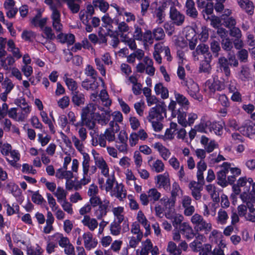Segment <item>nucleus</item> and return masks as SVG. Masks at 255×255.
Listing matches in <instances>:
<instances>
[{
	"label": "nucleus",
	"instance_id": "f257e3e1",
	"mask_svg": "<svg viewBox=\"0 0 255 255\" xmlns=\"http://www.w3.org/2000/svg\"><path fill=\"white\" fill-rule=\"evenodd\" d=\"M253 182L252 178L242 177L238 179L237 184L233 187L235 194L238 195L241 193L240 197L243 202H247L250 199L249 192Z\"/></svg>",
	"mask_w": 255,
	"mask_h": 255
},
{
	"label": "nucleus",
	"instance_id": "f03ea898",
	"mask_svg": "<svg viewBox=\"0 0 255 255\" xmlns=\"http://www.w3.org/2000/svg\"><path fill=\"white\" fill-rule=\"evenodd\" d=\"M89 203L93 207L99 206L98 209L95 213L97 219L100 220L107 215L108 209L110 206L109 200L105 199L101 201L100 197L97 195L90 197Z\"/></svg>",
	"mask_w": 255,
	"mask_h": 255
},
{
	"label": "nucleus",
	"instance_id": "7ed1b4c3",
	"mask_svg": "<svg viewBox=\"0 0 255 255\" xmlns=\"http://www.w3.org/2000/svg\"><path fill=\"white\" fill-rule=\"evenodd\" d=\"M82 156V166L83 178L81 179V182L82 184L86 185L91 180L90 175L97 171V167L96 165H90V157L88 153L84 154Z\"/></svg>",
	"mask_w": 255,
	"mask_h": 255
},
{
	"label": "nucleus",
	"instance_id": "20e7f679",
	"mask_svg": "<svg viewBox=\"0 0 255 255\" xmlns=\"http://www.w3.org/2000/svg\"><path fill=\"white\" fill-rule=\"evenodd\" d=\"M191 222L194 226V228L197 232H204L206 234H208L212 230L211 223L206 222L202 216L198 214H195L191 217Z\"/></svg>",
	"mask_w": 255,
	"mask_h": 255
},
{
	"label": "nucleus",
	"instance_id": "39448f33",
	"mask_svg": "<svg viewBox=\"0 0 255 255\" xmlns=\"http://www.w3.org/2000/svg\"><path fill=\"white\" fill-rule=\"evenodd\" d=\"M166 116V109L162 105H158L155 107L151 108L146 118L149 122L162 121Z\"/></svg>",
	"mask_w": 255,
	"mask_h": 255
},
{
	"label": "nucleus",
	"instance_id": "423d86ee",
	"mask_svg": "<svg viewBox=\"0 0 255 255\" xmlns=\"http://www.w3.org/2000/svg\"><path fill=\"white\" fill-rule=\"evenodd\" d=\"M161 197V193L155 188L149 189L147 193H142L139 197L140 201L141 204L144 206H146L151 202L154 203L158 201Z\"/></svg>",
	"mask_w": 255,
	"mask_h": 255
},
{
	"label": "nucleus",
	"instance_id": "0eeeda50",
	"mask_svg": "<svg viewBox=\"0 0 255 255\" xmlns=\"http://www.w3.org/2000/svg\"><path fill=\"white\" fill-rule=\"evenodd\" d=\"M225 82H221L215 78L213 80H208L205 84L204 91L210 96H212L216 90L220 91L224 89Z\"/></svg>",
	"mask_w": 255,
	"mask_h": 255
},
{
	"label": "nucleus",
	"instance_id": "6e6552de",
	"mask_svg": "<svg viewBox=\"0 0 255 255\" xmlns=\"http://www.w3.org/2000/svg\"><path fill=\"white\" fill-rule=\"evenodd\" d=\"M30 112L25 108H12L9 109L8 117L16 122H24L28 117Z\"/></svg>",
	"mask_w": 255,
	"mask_h": 255
},
{
	"label": "nucleus",
	"instance_id": "1a4fd4ad",
	"mask_svg": "<svg viewBox=\"0 0 255 255\" xmlns=\"http://www.w3.org/2000/svg\"><path fill=\"white\" fill-rule=\"evenodd\" d=\"M92 154L93 155L96 166H97L100 169L102 174L105 177L109 176V168L103 157L94 149L92 150Z\"/></svg>",
	"mask_w": 255,
	"mask_h": 255
},
{
	"label": "nucleus",
	"instance_id": "9d476101",
	"mask_svg": "<svg viewBox=\"0 0 255 255\" xmlns=\"http://www.w3.org/2000/svg\"><path fill=\"white\" fill-rule=\"evenodd\" d=\"M205 237L202 235L199 234L196 237L195 240L190 244V247L193 252L199 253V255H203L202 254L204 253L206 246L209 245V244L203 245L202 243L205 242Z\"/></svg>",
	"mask_w": 255,
	"mask_h": 255
},
{
	"label": "nucleus",
	"instance_id": "9b49d317",
	"mask_svg": "<svg viewBox=\"0 0 255 255\" xmlns=\"http://www.w3.org/2000/svg\"><path fill=\"white\" fill-rule=\"evenodd\" d=\"M109 120L108 119L102 118V116H100V118L81 117L82 126H85L90 129L95 128L96 125L95 121H97L98 123L102 125H104L107 124Z\"/></svg>",
	"mask_w": 255,
	"mask_h": 255
},
{
	"label": "nucleus",
	"instance_id": "f8f14e48",
	"mask_svg": "<svg viewBox=\"0 0 255 255\" xmlns=\"http://www.w3.org/2000/svg\"><path fill=\"white\" fill-rule=\"evenodd\" d=\"M82 240L85 248L87 251H91L96 248L98 245L97 239L94 237L90 232H85L82 235Z\"/></svg>",
	"mask_w": 255,
	"mask_h": 255
},
{
	"label": "nucleus",
	"instance_id": "ddd939ff",
	"mask_svg": "<svg viewBox=\"0 0 255 255\" xmlns=\"http://www.w3.org/2000/svg\"><path fill=\"white\" fill-rule=\"evenodd\" d=\"M107 177L106 182H104V179H99V184L101 190H105L107 193L109 192V194H110L114 189L116 183L118 182L116 181L115 177L114 175L111 176H109Z\"/></svg>",
	"mask_w": 255,
	"mask_h": 255
},
{
	"label": "nucleus",
	"instance_id": "4468645a",
	"mask_svg": "<svg viewBox=\"0 0 255 255\" xmlns=\"http://www.w3.org/2000/svg\"><path fill=\"white\" fill-rule=\"evenodd\" d=\"M155 183L159 188H163L167 191L169 189L170 180L169 174L165 172L163 174L157 175L155 177Z\"/></svg>",
	"mask_w": 255,
	"mask_h": 255
},
{
	"label": "nucleus",
	"instance_id": "2eb2a0df",
	"mask_svg": "<svg viewBox=\"0 0 255 255\" xmlns=\"http://www.w3.org/2000/svg\"><path fill=\"white\" fill-rule=\"evenodd\" d=\"M45 2L49 5L52 11L51 14L52 22L61 20L60 12L57 8L60 5L59 0H45Z\"/></svg>",
	"mask_w": 255,
	"mask_h": 255
},
{
	"label": "nucleus",
	"instance_id": "dca6fc26",
	"mask_svg": "<svg viewBox=\"0 0 255 255\" xmlns=\"http://www.w3.org/2000/svg\"><path fill=\"white\" fill-rule=\"evenodd\" d=\"M186 86L187 92L192 97L198 101L202 100V97L199 93V88L197 84L190 79L186 82Z\"/></svg>",
	"mask_w": 255,
	"mask_h": 255
},
{
	"label": "nucleus",
	"instance_id": "f3484780",
	"mask_svg": "<svg viewBox=\"0 0 255 255\" xmlns=\"http://www.w3.org/2000/svg\"><path fill=\"white\" fill-rule=\"evenodd\" d=\"M112 197H116L121 201H123L127 197V190L123 183H116L113 191L110 194Z\"/></svg>",
	"mask_w": 255,
	"mask_h": 255
},
{
	"label": "nucleus",
	"instance_id": "a211bd4d",
	"mask_svg": "<svg viewBox=\"0 0 255 255\" xmlns=\"http://www.w3.org/2000/svg\"><path fill=\"white\" fill-rule=\"evenodd\" d=\"M226 244L225 242H221L219 243L218 247H215L212 250V246L209 244V245L206 246L205 249L204 253H203V255H224V252L223 249L226 248Z\"/></svg>",
	"mask_w": 255,
	"mask_h": 255
},
{
	"label": "nucleus",
	"instance_id": "6ab92c4d",
	"mask_svg": "<svg viewBox=\"0 0 255 255\" xmlns=\"http://www.w3.org/2000/svg\"><path fill=\"white\" fill-rule=\"evenodd\" d=\"M239 130L243 134L250 138L255 135V123L250 120L246 121Z\"/></svg>",
	"mask_w": 255,
	"mask_h": 255
},
{
	"label": "nucleus",
	"instance_id": "aec40b11",
	"mask_svg": "<svg viewBox=\"0 0 255 255\" xmlns=\"http://www.w3.org/2000/svg\"><path fill=\"white\" fill-rule=\"evenodd\" d=\"M136 219L139 224H140L144 228L145 232L144 234L145 237H147L150 234V225L149 221L143 213L139 210L138 211Z\"/></svg>",
	"mask_w": 255,
	"mask_h": 255
},
{
	"label": "nucleus",
	"instance_id": "412c9836",
	"mask_svg": "<svg viewBox=\"0 0 255 255\" xmlns=\"http://www.w3.org/2000/svg\"><path fill=\"white\" fill-rule=\"evenodd\" d=\"M109 126V128L106 130L103 134L108 141L112 142L115 140V133L120 130V127L114 122H110Z\"/></svg>",
	"mask_w": 255,
	"mask_h": 255
},
{
	"label": "nucleus",
	"instance_id": "4be33fe9",
	"mask_svg": "<svg viewBox=\"0 0 255 255\" xmlns=\"http://www.w3.org/2000/svg\"><path fill=\"white\" fill-rule=\"evenodd\" d=\"M100 116L97 112V106L95 104H89L82 109L81 117L100 118Z\"/></svg>",
	"mask_w": 255,
	"mask_h": 255
},
{
	"label": "nucleus",
	"instance_id": "5701e85b",
	"mask_svg": "<svg viewBox=\"0 0 255 255\" xmlns=\"http://www.w3.org/2000/svg\"><path fill=\"white\" fill-rule=\"evenodd\" d=\"M81 223L83 225L86 227L90 231L93 232L98 227L99 223L97 219L91 217L89 215H85Z\"/></svg>",
	"mask_w": 255,
	"mask_h": 255
},
{
	"label": "nucleus",
	"instance_id": "b1692460",
	"mask_svg": "<svg viewBox=\"0 0 255 255\" xmlns=\"http://www.w3.org/2000/svg\"><path fill=\"white\" fill-rule=\"evenodd\" d=\"M189 188L191 191L192 196L195 200H198L201 199V192L203 189L202 183L194 181H191L189 184Z\"/></svg>",
	"mask_w": 255,
	"mask_h": 255
},
{
	"label": "nucleus",
	"instance_id": "393cba45",
	"mask_svg": "<svg viewBox=\"0 0 255 255\" xmlns=\"http://www.w3.org/2000/svg\"><path fill=\"white\" fill-rule=\"evenodd\" d=\"M7 50L16 59H19L22 56V53L20 51L19 48L17 46L12 39H10L7 41Z\"/></svg>",
	"mask_w": 255,
	"mask_h": 255
},
{
	"label": "nucleus",
	"instance_id": "a878e982",
	"mask_svg": "<svg viewBox=\"0 0 255 255\" xmlns=\"http://www.w3.org/2000/svg\"><path fill=\"white\" fill-rule=\"evenodd\" d=\"M170 17L174 23L177 25H181L184 21L183 14L178 11L174 6H171L170 9Z\"/></svg>",
	"mask_w": 255,
	"mask_h": 255
},
{
	"label": "nucleus",
	"instance_id": "bb28decb",
	"mask_svg": "<svg viewBox=\"0 0 255 255\" xmlns=\"http://www.w3.org/2000/svg\"><path fill=\"white\" fill-rule=\"evenodd\" d=\"M153 147L158 151L159 155L164 160H167L169 158L171 154V152L161 143L159 142H155L153 144Z\"/></svg>",
	"mask_w": 255,
	"mask_h": 255
},
{
	"label": "nucleus",
	"instance_id": "cd10ccee",
	"mask_svg": "<svg viewBox=\"0 0 255 255\" xmlns=\"http://www.w3.org/2000/svg\"><path fill=\"white\" fill-rule=\"evenodd\" d=\"M117 30L115 31L113 30V32L112 33H114V34H113V36L117 35L120 36L121 37L125 38L124 35L125 33L129 32V27L125 21H122L120 22H117Z\"/></svg>",
	"mask_w": 255,
	"mask_h": 255
},
{
	"label": "nucleus",
	"instance_id": "c85d7f7f",
	"mask_svg": "<svg viewBox=\"0 0 255 255\" xmlns=\"http://www.w3.org/2000/svg\"><path fill=\"white\" fill-rule=\"evenodd\" d=\"M181 234L188 239H191L194 237V231L192 227L187 222H184L180 226Z\"/></svg>",
	"mask_w": 255,
	"mask_h": 255
},
{
	"label": "nucleus",
	"instance_id": "c756f323",
	"mask_svg": "<svg viewBox=\"0 0 255 255\" xmlns=\"http://www.w3.org/2000/svg\"><path fill=\"white\" fill-rule=\"evenodd\" d=\"M8 163L12 166H15L17 162L20 160V154L17 150H11L5 156Z\"/></svg>",
	"mask_w": 255,
	"mask_h": 255
},
{
	"label": "nucleus",
	"instance_id": "7c9ffc66",
	"mask_svg": "<svg viewBox=\"0 0 255 255\" xmlns=\"http://www.w3.org/2000/svg\"><path fill=\"white\" fill-rule=\"evenodd\" d=\"M166 218L172 221V225L175 228H177L179 225H181L184 219V217L176 213H167L165 214Z\"/></svg>",
	"mask_w": 255,
	"mask_h": 255
},
{
	"label": "nucleus",
	"instance_id": "2f4dec72",
	"mask_svg": "<svg viewBox=\"0 0 255 255\" xmlns=\"http://www.w3.org/2000/svg\"><path fill=\"white\" fill-rule=\"evenodd\" d=\"M15 57L10 54L4 58H1L0 60L1 67L6 71H10L15 62Z\"/></svg>",
	"mask_w": 255,
	"mask_h": 255
},
{
	"label": "nucleus",
	"instance_id": "473e14b6",
	"mask_svg": "<svg viewBox=\"0 0 255 255\" xmlns=\"http://www.w3.org/2000/svg\"><path fill=\"white\" fill-rule=\"evenodd\" d=\"M102 21L103 22L102 26L107 28V32H105L104 34H107L111 36H113V34H114V33H112L113 32V26H112L113 20L109 15L106 14L102 17Z\"/></svg>",
	"mask_w": 255,
	"mask_h": 255
},
{
	"label": "nucleus",
	"instance_id": "72a5a7b5",
	"mask_svg": "<svg viewBox=\"0 0 255 255\" xmlns=\"http://www.w3.org/2000/svg\"><path fill=\"white\" fill-rule=\"evenodd\" d=\"M240 7L244 9L249 14L252 15L254 13V6L250 0H238Z\"/></svg>",
	"mask_w": 255,
	"mask_h": 255
},
{
	"label": "nucleus",
	"instance_id": "f704fd0d",
	"mask_svg": "<svg viewBox=\"0 0 255 255\" xmlns=\"http://www.w3.org/2000/svg\"><path fill=\"white\" fill-rule=\"evenodd\" d=\"M72 140L76 149L83 155L84 154H88L85 149L84 140L79 139L75 135L72 136Z\"/></svg>",
	"mask_w": 255,
	"mask_h": 255
},
{
	"label": "nucleus",
	"instance_id": "c9c22d12",
	"mask_svg": "<svg viewBox=\"0 0 255 255\" xmlns=\"http://www.w3.org/2000/svg\"><path fill=\"white\" fill-rule=\"evenodd\" d=\"M57 39L61 43L68 45H72L75 42V36L71 33H60L57 35Z\"/></svg>",
	"mask_w": 255,
	"mask_h": 255
},
{
	"label": "nucleus",
	"instance_id": "e433bc0d",
	"mask_svg": "<svg viewBox=\"0 0 255 255\" xmlns=\"http://www.w3.org/2000/svg\"><path fill=\"white\" fill-rule=\"evenodd\" d=\"M186 14L190 17L195 18L197 16L198 12L195 6V3L193 0H187L186 4Z\"/></svg>",
	"mask_w": 255,
	"mask_h": 255
},
{
	"label": "nucleus",
	"instance_id": "4c0bfd02",
	"mask_svg": "<svg viewBox=\"0 0 255 255\" xmlns=\"http://www.w3.org/2000/svg\"><path fill=\"white\" fill-rule=\"evenodd\" d=\"M154 91L156 95H160L163 99H167L169 96L167 88L161 83L156 84L154 86Z\"/></svg>",
	"mask_w": 255,
	"mask_h": 255
},
{
	"label": "nucleus",
	"instance_id": "58836bf2",
	"mask_svg": "<svg viewBox=\"0 0 255 255\" xmlns=\"http://www.w3.org/2000/svg\"><path fill=\"white\" fill-rule=\"evenodd\" d=\"M166 251L169 255H181L182 254L181 250L172 241H169L168 243Z\"/></svg>",
	"mask_w": 255,
	"mask_h": 255
},
{
	"label": "nucleus",
	"instance_id": "ea45409f",
	"mask_svg": "<svg viewBox=\"0 0 255 255\" xmlns=\"http://www.w3.org/2000/svg\"><path fill=\"white\" fill-rule=\"evenodd\" d=\"M210 122L206 121L205 117H203L201 119L200 123L195 126V128L197 130L198 132L201 133H207V129H209Z\"/></svg>",
	"mask_w": 255,
	"mask_h": 255
},
{
	"label": "nucleus",
	"instance_id": "a19ab883",
	"mask_svg": "<svg viewBox=\"0 0 255 255\" xmlns=\"http://www.w3.org/2000/svg\"><path fill=\"white\" fill-rule=\"evenodd\" d=\"M125 175V182L128 186H133V184L136 182V177L130 169H127L124 172Z\"/></svg>",
	"mask_w": 255,
	"mask_h": 255
},
{
	"label": "nucleus",
	"instance_id": "79ce46f5",
	"mask_svg": "<svg viewBox=\"0 0 255 255\" xmlns=\"http://www.w3.org/2000/svg\"><path fill=\"white\" fill-rule=\"evenodd\" d=\"M150 169L151 170L156 172L160 173L164 170V164L162 161L159 159H156L153 161L151 164H150Z\"/></svg>",
	"mask_w": 255,
	"mask_h": 255
},
{
	"label": "nucleus",
	"instance_id": "37998d69",
	"mask_svg": "<svg viewBox=\"0 0 255 255\" xmlns=\"http://www.w3.org/2000/svg\"><path fill=\"white\" fill-rule=\"evenodd\" d=\"M55 176L59 179H66L67 180L71 179L73 177L72 171L65 170L63 168L58 169L56 173Z\"/></svg>",
	"mask_w": 255,
	"mask_h": 255
},
{
	"label": "nucleus",
	"instance_id": "c03bdc74",
	"mask_svg": "<svg viewBox=\"0 0 255 255\" xmlns=\"http://www.w3.org/2000/svg\"><path fill=\"white\" fill-rule=\"evenodd\" d=\"M72 101L74 104L80 106L85 103V96L81 93L75 91L72 93Z\"/></svg>",
	"mask_w": 255,
	"mask_h": 255
},
{
	"label": "nucleus",
	"instance_id": "a18cd8bd",
	"mask_svg": "<svg viewBox=\"0 0 255 255\" xmlns=\"http://www.w3.org/2000/svg\"><path fill=\"white\" fill-rule=\"evenodd\" d=\"M53 194L57 198V202L60 203L66 199L67 192L63 188L58 186Z\"/></svg>",
	"mask_w": 255,
	"mask_h": 255
},
{
	"label": "nucleus",
	"instance_id": "49530a36",
	"mask_svg": "<svg viewBox=\"0 0 255 255\" xmlns=\"http://www.w3.org/2000/svg\"><path fill=\"white\" fill-rule=\"evenodd\" d=\"M219 64L221 70L223 71L226 76L229 77L230 75L231 71L228 59L225 57H221L219 59Z\"/></svg>",
	"mask_w": 255,
	"mask_h": 255
},
{
	"label": "nucleus",
	"instance_id": "de8ad7c7",
	"mask_svg": "<svg viewBox=\"0 0 255 255\" xmlns=\"http://www.w3.org/2000/svg\"><path fill=\"white\" fill-rule=\"evenodd\" d=\"M228 219L227 212L225 210L220 209L217 213V223L220 225H225L227 224Z\"/></svg>",
	"mask_w": 255,
	"mask_h": 255
},
{
	"label": "nucleus",
	"instance_id": "09e8293b",
	"mask_svg": "<svg viewBox=\"0 0 255 255\" xmlns=\"http://www.w3.org/2000/svg\"><path fill=\"white\" fill-rule=\"evenodd\" d=\"M124 208L123 207L118 206L112 209V212L119 223H121L124 220Z\"/></svg>",
	"mask_w": 255,
	"mask_h": 255
},
{
	"label": "nucleus",
	"instance_id": "8fccbe9b",
	"mask_svg": "<svg viewBox=\"0 0 255 255\" xmlns=\"http://www.w3.org/2000/svg\"><path fill=\"white\" fill-rule=\"evenodd\" d=\"M209 162L212 165L226 160V158L220 153H213L208 157Z\"/></svg>",
	"mask_w": 255,
	"mask_h": 255
},
{
	"label": "nucleus",
	"instance_id": "3c124183",
	"mask_svg": "<svg viewBox=\"0 0 255 255\" xmlns=\"http://www.w3.org/2000/svg\"><path fill=\"white\" fill-rule=\"evenodd\" d=\"M223 123L210 122L209 130L210 132L213 131L216 135H220L223 132Z\"/></svg>",
	"mask_w": 255,
	"mask_h": 255
},
{
	"label": "nucleus",
	"instance_id": "603ef678",
	"mask_svg": "<svg viewBox=\"0 0 255 255\" xmlns=\"http://www.w3.org/2000/svg\"><path fill=\"white\" fill-rule=\"evenodd\" d=\"M209 238L210 240L213 243L217 244L218 242L221 243V242H225L223 240V236L221 232L216 230H214L211 232Z\"/></svg>",
	"mask_w": 255,
	"mask_h": 255
},
{
	"label": "nucleus",
	"instance_id": "864d4df0",
	"mask_svg": "<svg viewBox=\"0 0 255 255\" xmlns=\"http://www.w3.org/2000/svg\"><path fill=\"white\" fill-rule=\"evenodd\" d=\"M40 116L43 122L48 126L51 132L54 133L55 132V128L52 122L49 119L47 114L43 110L40 112Z\"/></svg>",
	"mask_w": 255,
	"mask_h": 255
},
{
	"label": "nucleus",
	"instance_id": "5fc2aeb1",
	"mask_svg": "<svg viewBox=\"0 0 255 255\" xmlns=\"http://www.w3.org/2000/svg\"><path fill=\"white\" fill-rule=\"evenodd\" d=\"M53 236L58 240L59 246L62 248L70 243L69 239L67 237L64 236L62 233H56Z\"/></svg>",
	"mask_w": 255,
	"mask_h": 255
},
{
	"label": "nucleus",
	"instance_id": "6e6d98bb",
	"mask_svg": "<svg viewBox=\"0 0 255 255\" xmlns=\"http://www.w3.org/2000/svg\"><path fill=\"white\" fill-rule=\"evenodd\" d=\"M47 20V18L46 17L41 18V14L39 13L31 19V22L34 26H39L42 29L44 27Z\"/></svg>",
	"mask_w": 255,
	"mask_h": 255
},
{
	"label": "nucleus",
	"instance_id": "4d7b16f0",
	"mask_svg": "<svg viewBox=\"0 0 255 255\" xmlns=\"http://www.w3.org/2000/svg\"><path fill=\"white\" fill-rule=\"evenodd\" d=\"M251 201L248 200L247 202L248 208V215L246 216V220L252 222H255V208L251 203Z\"/></svg>",
	"mask_w": 255,
	"mask_h": 255
},
{
	"label": "nucleus",
	"instance_id": "13d9d810",
	"mask_svg": "<svg viewBox=\"0 0 255 255\" xmlns=\"http://www.w3.org/2000/svg\"><path fill=\"white\" fill-rule=\"evenodd\" d=\"M80 1V0H68L67 4L73 13H77L79 11Z\"/></svg>",
	"mask_w": 255,
	"mask_h": 255
},
{
	"label": "nucleus",
	"instance_id": "bf43d9fd",
	"mask_svg": "<svg viewBox=\"0 0 255 255\" xmlns=\"http://www.w3.org/2000/svg\"><path fill=\"white\" fill-rule=\"evenodd\" d=\"M153 16L156 18V22L158 24H161L164 20L165 16V11L158 7L154 10Z\"/></svg>",
	"mask_w": 255,
	"mask_h": 255
},
{
	"label": "nucleus",
	"instance_id": "052dcab7",
	"mask_svg": "<svg viewBox=\"0 0 255 255\" xmlns=\"http://www.w3.org/2000/svg\"><path fill=\"white\" fill-rule=\"evenodd\" d=\"M170 193L171 197L176 199L178 196L180 194H182L183 191L179 184L176 182H174L172 184Z\"/></svg>",
	"mask_w": 255,
	"mask_h": 255
},
{
	"label": "nucleus",
	"instance_id": "680f3d73",
	"mask_svg": "<svg viewBox=\"0 0 255 255\" xmlns=\"http://www.w3.org/2000/svg\"><path fill=\"white\" fill-rule=\"evenodd\" d=\"M63 79L67 85L68 88L73 92H75L77 88V85L75 81L68 77V74L64 76Z\"/></svg>",
	"mask_w": 255,
	"mask_h": 255
},
{
	"label": "nucleus",
	"instance_id": "e2e57ef3",
	"mask_svg": "<svg viewBox=\"0 0 255 255\" xmlns=\"http://www.w3.org/2000/svg\"><path fill=\"white\" fill-rule=\"evenodd\" d=\"M176 199L169 198L167 196L163 197L160 200V203L164 206L165 208H171L175 205Z\"/></svg>",
	"mask_w": 255,
	"mask_h": 255
},
{
	"label": "nucleus",
	"instance_id": "0e129e2a",
	"mask_svg": "<svg viewBox=\"0 0 255 255\" xmlns=\"http://www.w3.org/2000/svg\"><path fill=\"white\" fill-rule=\"evenodd\" d=\"M135 169L140 168L143 164L142 157L138 151H135L133 155Z\"/></svg>",
	"mask_w": 255,
	"mask_h": 255
},
{
	"label": "nucleus",
	"instance_id": "69168bd1",
	"mask_svg": "<svg viewBox=\"0 0 255 255\" xmlns=\"http://www.w3.org/2000/svg\"><path fill=\"white\" fill-rule=\"evenodd\" d=\"M187 114L186 112L179 110L177 113V122L183 127H187Z\"/></svg>",
	"mask_w": 255,
	"mask_h": 255
},
{
	"label": "nucleus",
	"instance_id": "338daca9",
	"mask_svg": "<svg viewBox=\"0 0 255 255\" xmlns=\"http://www.w3.org/2000/svg\"><path fill=\"white\" fill-rule=\"evenodd\" d=\"M175 98L176 102L180 106L185 107L189 105V102L187 99L183 95H181L178 93H174Z\"/></svg>",
	"mask_w": 255,
	"mask_h": 255
},
{
	"label": "nucleus",
	"instance_id": "774afa93",
	"mask_svg": "<svg viewBox=\"0 0 255 255\" xmlns=\"http://www.w3.org/2000/svg\"><path fill=\"white\" fill-rule=\"evenodd\" d=\"M227 174L223 171L217 172V183L222 187H226L228 185V181L226 178Z\"/></svg>",
	"mask_w": 255,
	"mask_h": 255
}]
</instances>
